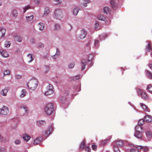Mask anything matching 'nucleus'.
I'll return each instance as SVG.
<instances>
[{
    "label": "nucleus",
    "mask_w": 152,
    "mask_h": 152,
    "mask_svg": "<svg viewBox=\"0 0 152 152\" xmlns=\"http://www.w3.org/2000/svg\"><path fill=\"white\" fill-rule=\"evenodd\" d=\"M27 93V92L25 89H23L21 91V93L20 95V97L23 98L25 97Z\"/></svg>",
    "instance_id": "23"
},
{
    "label": "nucleus",
    "mask_w": 152,
    "mask_h": 152,
    "mask_svg": "<svg viewBox=\"0 0 152 152\" xmlns=\"http://www.w3.org/2000/svg\"><path fill=\"white\" fill-rule=\"evenodd\" d=\"M37 124L39 126H41L45 124V122L44 121H37Z\"/></svg>",
    "instance_id": "29"
},
{
    "label": "nucleus",
    "mask_w": 152,
    "mask_h": 152,
    "mask_svg": "<svg viewBox=\"0 0 152 152\" xmlns=\"http://www.w3.org/2000/svg\"><path fill=\"white\" fill-rule=\"evenodd\" d=\"M151 133L149 132H147L146 133L147 136L149 138H150L151 137Z\"/></svg>",
    "instance_id": "58"
},
{
    "label": "nucleus",
    "mask_w": 152,
    "mask_h": 152,
    "mask_svg": "<svg viewBox=\"0 0 152 152\" xmlns=\"http://www.w3.org/2000/svg\"><path fill=\"white\" fill-rule=\"evenodd\" d=\"M94 56L92 54H90L88 56V61H91L93 58Z\"/></svg>",
    "instance_id": "45"
},
{
    "label": "nucleus",
    "mask_w": 152,
    "mask_h": 152,
    "mask_svg": "<svg viewBox=\"0 0 152 152\" xmlns=\"http://www.w3.org/2000/svg\"><path fill=\"white\" fill-rule=\"evenodd\" d=\"M99 45V41L97 39H95L94 43V46L95 48H97Z\"/></svg>",
    "instance_id": "41"
},
{
    "label": "nucleus",
    "mask_w": 152,
    "mask_h": 152,
    "mask_svg": "<svg viewBox=\"0 0 152 152\" xmlns=\"http://www.w3.org/2000/svg\"><path fill=\"white\" fill-rule=\"evenodd\" d=\"M86 150L88 152H91V149L89 146H87L86 148Z\"/></svg>",
    "instance_id": "59"
},
{
    "label": "nucleus",
    "mask_w": 152,
    "mask_h": 152,
    "mask_svg": "<svg viewBox=\"0 0 152 152\" xmlns=\"http://www.w3.org/2000/svg\"><path fill=\"white\" fill-rule=\"evenodd\" d=\"M123 142L121 140H118L114 143V145L118 147L122 146L124 145Z\"/></svg>",
    "instance_id": "9"
},
{
    "label": "nucleus",
    "mask_w": 152,
    "mask_h": 152,
    "mask_svg": "<svg viewBox=\"0 0 152 152\" xmlns=\"http://www.w3.org/2000/svg\"><path fill=\"white\" fill-rule=\"evenodd\" d=\"M80 77L79 76H77L76 77H75L74 79L75 80H78L80 78Z\"/></svg>",
    "instance_id": "64"
},
{
    "label": "nucleus",
    "mask_w": 152,
    "mask_h": 152,
    "mask_svg": "<svg viewBox=\"0 0 152 152\" xmlns=\"http://www.w3.org/2000/svg\"><path fill=\"white\" fill-rule=\"evenodd\" d=\"M21 76L20 75H15V77L17 79H20L21 78Z\"/></svg>",
    "instance_id": "55"
},
{
    "label": "nucleus",
    "mask_w": 152,
    "mask_h": 152,
    "mask_svg": "<svg viewBox=\"0 0 152 152\" xmlns=\"http://www.w3.org/2000/svg\"><path fill=\"white\" fill-rule=\"evenodd\" d=\"M20 141L18 140H16L15 141V143L16 145H19L20 143Z\"/></svg>",
    "instance_id": "54"
},
{
    "label": "nucleus",
    "mask_w": 152,
    "mask_h": 152,
    "mask_svg": "<svg viewBox=\"0 0 152 152\" xmlns=\"http://www.w3.org/2000/svg\"><path fill=\"white\" fill-rule=\"evenodd\" d=\"M9 90L8 88H5L4 89H2L1 91V94L4 96H5L7 95V93Z\"/></svg>",
    "instance_id": "10"
},
{
    "label": "nucleus",
    "mask_w": 152,
    "mask_h": 152,
    "mask_svg": "<svg viewBox=\"0 0 152 152\" xmlns=\"http://www.w3.org/2000/svg\"><path fill=\"white\" fill-rule=\"evenodd\" d=\"M54 110L53 105V104L49 103L47 104L45 108V112L48 115L52 114Z\"/></svg>",
    "instance_id": "2"
},
{
    "label": "nucleus",
    "mask_w": 152,
    "mask_h": 152,
    "mask_svg": "<svg viewBox=\"0 0 152 152\" xmlns=\"http://www.w3.org/2000/svg\"><path fill=\"white\" fill-rule=\"evenodd\" d=\"M11 45V43L10 41H7L4 44V47L6 48L9 47Z\"/></svg>",
    "instance_id": "33"
},
{
    "label": "nucleus",
    "mask_w": 152,
    "mask_h": 152,
    "mask_svg": "<svg viewBox=\"0 0 152 152\" xmlns=\"http://www.w3.org/2000/svg\"><path fill=\"white\" fill-rule=\"evenodd\" d=\"M37 26L39 30L42 31L44 30L45 24L43 23H39L38 24Z\"/></svg>",
    "instance_id": "18"
},
{
    "label": "nucleus",
    "mask_w": 152,
    "mask_h": 152,
    "mask_svg": "<svg viewBox=\"0 0 152 152\" xmlns=\"http://www.w3.org/2000/svg\"><path fill=\"white\" fill-rule=\"evenodd\" d=\"M146 50L147 51H150L151 50V47L149 44H148V45L146 47Z\"/></svg>",
    "instance_id": "49"
},
{
    "label": "nucleus",
    "mask_w": 152,
    "mask_h": 152,
    "mask_svg": "<svg viewBox=\"0 0 152 152\" xmlns=\"http://www.w3.org/2000/svg\"><path fill=\"white\" fill-rule=\"evenodd\" d=\"M22 137L23 140L26 142L28 141L31 138L30 135L26 133H25L23 135Z\"/></svg>",
    "instance_id": "12"
},
{
    "label": "nucleus",
    "mask_w": 152,
    "mask_h": 152,
    "mask_svg": "<svg viewBox=\"0 0 152 152\" xmlns=\"http://www.w3.org/2000/svg\"><path fill=\"white\" fill-rule=\"evenodd\" d=\"M81 70H83L85 69L86 63L85 60H82L81 61Z\"/></svg>",
    "instance_id": "20"
},
{
    "label": "nucleus",
    "mask_w": 152,
    "mask_h": 152,
    "mask_svg": "<svg viewBox=\"0 0 152 152\" xmlns=\"http://www.w3.org/2000/svg\"><path fill=\"white\" fill-rule=\"evenodd\" d=\"M31 8V7H30V6L29 5H27V6H26L25 7H23V9L24 10V11H23L24 13H25L27 10H28V9H30V8Z\"/></svg>",
    "instance_id": "38"
},
{
    "label": "nucleus",
    "mask_w": 152,
    "mask_h": 152,
    "mask_svg": "<svg viewBox=\"0 0 152 152\" xmlns=\"http://www.w3.org/2000/svg\"><path fill=\"white\" fill-rule=\"evenodd\" d=\"M56 52L55 54L54 55V57H55V56H57V57H58L60 55V51L59 49L57 48H56Z\"/></svg>",
    "instance_id": "43"
},
{
    "label": "nucleus",
    "mask_w": 152,
    "mask_h": 152,
    "mask_svg": "<svg viewBox=\"0 0 152 152\" xmlns=\"http://www.w3.org/2000/svg\"><path fill=\"white\" fill-rule=\"evenodd\" d=\"M14 39L15 40L19 42H21L22 40V38L19 35L14 36Z\"/></svg>",
    "instance_id": "17"
},
{
    "label": "nucleus",
    "mask_w": 152,
    "mask_h": 152,
    "mask_svg": "<svg viewBox=\"0 0 152 152\" xmlns=\"http://www.w3.org/2000/svg\"><path fill=\"white\" fill-rule=\"evenodd\" d=\"M98 19L99 20H102L105 22L106 20V19L105 17H104L102 15H99L97 17Z\"/></svg>",
    "instance_id": "24"
},
{
    "label": "nucleus",
    "mask_w": 152,
    "mask_h": 152,
    "mask_svg": "<svg viewBox=\"0 0 152 152\" xmlns=\"http://www.w3.org/2000/svg\"><path fill=\"white\" fill-rule=\"evenodd\" d=\"M140 106L142 108L144 111L148 112H149L150 111V110L149 108L145 104H144L142 103H141Z\"/></svg>",
    "instance_id": "16"
},
{
    "label": "nucleus",
    "mask_w": 152,
    "mask_h": 152,
    "mask_svg": "<svg viewBox=\"0 0 152 152\" xmlns=\"http://www.w3.org/2000/svg\"><path fill=\"white\" fill-rule=\"evenodd\" d=\"M79 10V9L78 7H75L73 10V13L74 15H77Z\"/></svg>",
    "instance_id": "25"
},
{
    "label": "nucleus",
    "mask_w": 152,
    "mask_h": 152,
    "mask_svg": "<svg viewBox=\"0 0 152 152\" xmlns=\"http://www.w3.org/2000/svg\"><path fill=\"white\" fill-rule=\"evenodd\" d=\"M53 93V86L51 84H49L47 87L45 94L46 96L50 95Z\"/></svg>",
    "instance_id": "4"
},
{
    "label": "nucleus",
    "mask_w": 152,
    "mask_h": 152,
    "mask_svg": "<svg viewBox=\"0 0 152 152\" xmlns=\"http://www.w3.org/2000/svg\"><path fill=\"white\" fill-rule=\"evenodd\" d=\"M45 70L44 73H47L50 70V67L49 66H45Z\"/></svg>",
    "instance_id": "47"
},
{
    "label": "nucleus",
    "mask_w": 152,
    "mask_h": 152,
    "mask_svg": "<svg viewBox=\"0 0 152 152\" xmlns=\"http://www.w3.org/2000/svg\"><path fill=\"white\" fill-rule=\"evenodd\" d=\"M75 63H69L68 65V67L69 69L73 68L75 66Z\"/></svg>",
    "instance_id": "36"
},
{
    "label": "nucleus",
    "mask_w": 152,
    "mask_h": 152,
    "mask_svg": "<svg viewBox=\"0 0 152 152\" xmlns=\"http://www.w3.org/2000/svg\"><path fill=\"white\" fill-rule=\"evenodd\" d=\"M136 132L134 134V136L138 139L142 137L141 132L142 131V127L140 126H136L135 127Z\"/></svg>",
    "instance_id": "3"
},
{
    "label": "nucleus",
    "mask_w": 152,
    "mask_h": 152,
    "mask_svg": "<svg viewBox=\"0 0 152 152\" xmlns=\"http://www.w3.org/2000/svg\"><path fill=\"white\" fill-rule=\"evenodd\" d=\"M0 140L1 142H5L7 141L6 138L0 135Z\"/></svg>",
    "instance_id": "32"
},
{
    "label": "nucleus",
    "mask_w": 152,
    "mask_h": 152,
    "mask_svg": "<svg viewBox=\"0 0 152 152\" xmlns=\"http://www.w3.org/2000/svg\"><path fill=\"white\" fill-rule=\"evenodd\" d=\"M85 142L83 141L82 142L80 145V148L83 149L84 148Z\"/></svg>",
    "instance_id": "48"
},
{
    "label": "nucleus",
    "mask_w": 152,
    "mask_h": 152,
    "mask_svg": "<svg viewBox=\"0 0 152 152\" xmlns=\"http://www.w3.org/2000/svg\"><path fill=\"white\" fill-rule=\"evenodd\" d=\"M34 18V16L32 15L29 16H26V19L27 22H29L32 20Z\"/></svg>",
    "instance_id": "26"
},
{
    "label": "nucleus",
    "mask_w": 152,
    "mask_h": 152,
    "mask_svg": "<svg viewBox=\"0 0 152 152\" xmlns=\"http://www.w3.org/2000/svg\"><path fill=\"white\" fill-rule=\"evenodd\" d=\"M38 82L35 79L30 80L27 83V86L28 88L31 90H35L38 86Z\"/></svg>",
    "instance_id": "1"
},
{
    "label": "nucleus",
    "mask_w": 152,
    "mask_h": 152,
    "mask_svg": "<svg viewBox=\"0 0 152 152\" xmlns=\"http://www.w3.org/2000/svg\"><path fill=\"white\" fill-rule=\"evenodd\" d=\"M60 25L58 24H56L54 25V29L55 30H58L60 28Z\"/></svg>",
    "instance_id": "39"
},
{
    "label": "nucleus",
    "mask_w": 152,
    "mask_h": 152,
    "mask_svg": "<svg viewBox=\"0 0 152 152\" xmlns=\"http://www.w3.org/2000/svg\"><path fill=\"white\" fill-rule=\"evenodd\" d=\"M27 56L28 63L31 62L34 60V57L32 54H28L27 55Z\"/></svg>",
    "instance_id": "14"
},
{
    "label": "nucleus",
    "mask_w": 152,
    "mask_h": 152,
    "mask_svg": "<svg viewBox=\"0 0 152 152\" xmlns=\"http://www.w3.org/2000/svg\"><path fill=\"white\" fill-rule=\"evenodd\" d=\"M108 142V140H105L102 141L101 142V144L102 145H104V144L107 143Z\"/></svg>",
    "instance_id": "57"
},
{
    "label": "nucleus",
    "mask_w": 152,
    "mask_h": 152,
    "mask_svg": "<svg viewBox=\"0 0 152 152\" xmlns=\"http://www.w3.org/2000/svg\"><path fill=\"white\" fill-rule=\"evenodd\" d=\"M113 149L115 152H121L118 147L114 145Z\"/></svg>",
    "instance_id": "42"
},
{
    "label": "nucleus",
    "mask_w": 152,
    "mask_h": 152,
    "mask_svg": "<svg viewBox=\"0 0 152 152\" xmlns=\"http://www.w3.org/2000/svg\"><path fill=\"white\" fill-rule=\"evenodd\" d=\"M12 13L14 17H17V16L18 13L16 10L15 9L13 10L12 12Z\"/></svg>",
    "instance_id": "31"
},
{
    "label": "nucleus",
    "mask_w": 152,
    "mask_h": 152,
    "mask_svg": "<svg viewBox=\"0 0 152 152\" xmlns=\"http://www.w3.org/2000/svg\"><path fill=\"white\" fill-rule=\"evenodd\" d=\"M92 148L94 150L96 151V150L97 146L96 145H92Z\"/></svg>",
    "instance_id": "61"
},
{
    "label": "nucleus",
    "mask_w": 152,
    "mask_h": 152,
    "mask_svg": "<svg viewBox=\"0 0 152 152\" xmlns=\"http://www.w3.org/2000/svg\"><path fill=\"white\" fill-rule=\"evenodd\" d=\"M55 15L56 19L60 20L63 17L62 12V11L59 9L56 10L55 12Z\"/></svg>",
    "instance_id": "6"
},
{
    "label": "nucleus",
    "mask_w": 152,
    "mask_h": 152,
    "mask_svg": "<svg viewBox=\"0 0 152 152\" xmlns=\"http://www.w3.org/2000/svg\"><path fill=\"white\" fill-rule=\"evenodd\" d=\"M10 74V71L8 70H5L4 72V75H7Z\"/></svg>",
    "instance_id": "46"
},
{
    "label": "nucleus",
    "mask_w": 152,
    "mask_h": 152,
    "mask_svg": "<svg viewBox=\"0 0 152 152\" xmlns=\"http://www.w3.org/2000/svg\"><path fill=\"white\" fill-rule=\"evenodd\" d=\"M54 56V55L52 56V58L54 59H56L58 58V57H57L56 56H55V57Z\"/></svg>",
    "instance_id": "62"
},
{
    "label": "nucleus",
    "mask_w": 152,
    "mask_h": 152,
    "mask_svg": "<svg viewBox=\"0 0 152 152\" xmlns=\"http://www.w3.org/2000/svg\"><path fill=\"white\" fill-rule=\"evenodd\" d=\"M99 26V22L97 21H95V24H94V26L95 28H98Z\"/></svg>",
    "instance_id": "52"
},
{
    "label": "nucleus",
    "mask_w": 152,
    "mask_h": 152,
    "mask_svg": "<svg viewBox=\"0 0 152 152\" xmlns=\"http://www.w3.org/2000/svg\"><path fill=\"white\" fill-rule=\"evenodd\" d=\"M34 3L36 4H39L40 2V0H34Z\"/></svg>",
    "instance_id": "60"
},
{
    "label": "nucleus",
    "mask_w": 152,
    "mask_h": 152,
    "mask_svg": "<svg viewBox=\"0 0 152 152\" xmlns=\"http://www.w3.org/2000/svg\"><path fill=\"white\" fill-rule=\"evenodd\" d=\"M0 53L1 55L3 57L7 58L9 56L8 53L6 50H3L1 51V50H0Z\"/></svg>",
    "instance_id": "11"
},
{
    "label": "nucleus",
    "mask_w": 152,
    "mask_h": 152,
    "mask_svg": "<svg viewBox=\"0 0 152 152\" xmlns=\"http://www.w3.org/2000/svg\"><path fill=\"white\" fill-rule=\"evenodd\" d=\"M110 10L108 7H105L104 8V12L106 14H107L109 13L110 12Z\"/></svg>",
    "instance_id": "28"
},
{
    "label": "nucleus",
    "mask_w": 152,
    "mask_h": 152,
    "mask_svg": "<svg viewBox=\"0 0 152 152\" xmlns=\"http://www.w3.org/2000/svg\"><path fill=\"white\" fill-rule=\"evenodd\" d=\"M137 149H135L134 148L130 150V152H138L139 151L137 148H136Z\"/></svg>",
    "instance_id": "53"
},
{
    "label": "nucleus",
    "mask_w": 152,
    "mask_h": 152,
    "mask_svg": "<svg viewBox=\"0 0 152 152\" xmlns=\"http://www.w3.org/2000/svg\"><path fill=\"white\" fill-rule=\"evenodd\" d=\"M20 108L22 110V111L24 112L23 115H26L28 113V108L25 105H21L20 107Z\"/></svg>",
    "instance_id": "8"
},
{
    "label": "nucleus",
    "mask_w": 152,
    "mask_h": 152,
    "mask_svg": "<svg viewBox=\"0 0 152 152\" xmlns=\"http://www.w3.org/2000/svg\"><path fill=\"white\" fill-rule=\"evenodd\" d=\"M136 148L138 149H143L145 152H146L148 149L147 147L142 146L141 145H137L136 146Z\"/></svg>",
    "instance_id": "19"
},
{
    "label": "nucleus",
    "mask_w": 152,
    "mask_h": 152,
    "mask_svg": "<svg viewBox=\"0 0 152 152\" xmlns=\"http://www.w3.org/2000/svg\"><path fill=\"white\" fill-rule=\"evenodd\" d=\"M140 96H141V98L144 99H147L148 97L146 93L145 92L142 93Z\"/></svg>",
    "instance_id": "30"
},
{
    "label": "nucleus",
    "mask_w": 152,
    "mask_h": 152,
    "mask_svg": "<svg viewBox=\"0 0 152 152\" xmlns=\"http://www.w3.org/2000/svg\"><path fill=\"white\" fill-rule=\"evenodd\" d=\"M0 31L2 34L1 36V37H4L5 35V33L6 31L5 29L4 28H2L0 29Z\"/></svg>",
    "instance_id": "34"
},
{
    "label": "nucleus",
    "mask_w": 152,
    "mask_h": 152,
    "mask_svg": "<svg viewBox=\"0 0 152 152\" xmlns=\"http://www.w3.org/2000/svg\"><path fill=\"white\" fill-rule=\"evenodd\" d=\"M9 113L8 107L5 106H3L0 109V114L2 115H6Z\"/></svg>",
    "instance_id": "5"
},
{
    "label": "nucleus",
    "mask_w": 152,
    "mask_h": 152,
    "mask_svg": "<svg viewBox=\"0 0 152 152\" xmlns=\"http://www.w3.org/2000/svg\"><path fill=\"white\" fill-rule=\"evenodd\" d=\"M147 76L150 78H152V74L149 72H147Z\"/></svg>",
    "instance_id": "56"
},
{
    "label": "nucleus",
    "mask_w": 152,
    "mask_h": 152,
    "mask_svg": "<svg viewBox=\"0 0 152 152\" xmlns=\"http://www.w3.org/2000/svg\"><path fill=\"white\" fill-rule=\"evenodd\" d=\"M44 47V44L40 42L38 44V48H42Z\"/></svg>",
    "instance_id": "44"
},
{
    "label": "nucleus",
    "mask_w": 152,
    "mask_h": 152,
    "mask_svg": "<svg viewBox=\"0 0 152 152\" xmlns=\"http://www.w3.org/2000/svg\"><path fill=\"white\" fill-rule=\"evenodd\" d=\"M30 42L32 44H34L35 43V40L34 38H31L30 40Z\"/></svg>",
    "instance_id": "50"
},
{
    "label": "nucleus",
    "mask_w": 152,
    "mask_h": 152,
    "mask_svg": "<svg viewBox=\"0 0 152 152\" xmlns=\"http://www.w3.org/2000/svg\"><path fill=\"white\" fill-rule=\"evenodd\" d=\"M143 92L142 91V90L138 88L137 89V93L139 95H140L142 94V93Z\"/></svg>",
    "instance_id": "51"
},
{
    "label": "nucleus",
    "mask_w": 152,
    "mask_h": 152,
    "mask_svg": "<svg viewBox=\"0 0 152 152\" xmlns=\"http://www.w3.org/2000/svg\"><path fill=\"white\" fill-rule=\"evenodd\" d=\"M42 138L41 137H39L36 138L34 141V144L37 145L42 140Z\"/></svg>",
    "instance_id": "13"
},
{
    "label": "nucleus",
    "mask_w": 152,
    "mask_h": 152,
    "mask_svg": "<svg viewBox=\"0 0 152 152\" xmlns=\"http://www.w3.org/2000/svg\"><path fill=\"white\" fill-rule=\"evenodd\" d=\"M110 4L113 9H115L116 8L115 4V1L113 0H112L110 1Z\"/></svg>",
    "instance_id": "37"
},
{
    "label": "nucleus",
    "mask_w": 152,
    "mask_h": 152,
    "mask_svg": "<svg viewBox=\"0 0 152 152\" xmlns=\"http://www.w3.org/2000/svg\"><path fill=\"white\" fill-rule=\"evenodd\" d=\"M52 130V128L51 127H50L49 128V129L48 130H46L45 132V134L46 136L48 135V134H50Z\"/></svg>",
    "instance_id": "27"
},
{
    "label": "nucleus",
    "mask_w": 152,
    "mask_h": 152,
    "mask_svg": "<svg viewBox=\"0 0 152 152\" xmlns=\"http://www.w3.org/2000/svg\"><path fill=\"white\" fill-rule=\"evenodd\" d=\"M87 32L84 29L81 30L78 36V37L81 39L84 38L86 36Z\"/></svg>",
    "instance_id": "7"
},
{
    "label": "nucleus",
    "mask_w": 152,
    "mask_h": 152,
    "mask_svg": "<svg viewBox=\"0 0 152 152\" xmlns=\"http://www.w3.org/2000/svg\"><path fill=\"white\" fill-rule=\"evenodd\" d=\"M90 2L89 0H83L81 4L82 6L84 7H87V4Z\"/></svg>",
    "instance_id": "21"
},
{
    "label": "nucleus",
    "mask_w": 152,
    "mask_h": 152,
    "mask_svg": "<svg viewBox=\"0 0 152 152\" xmlns=\"http://www.w3.org/2000/svg\"><path fill=\"white\" fill-rule=\"evenodd\" d=\"M144 123V120L143 119L140 120L138 122V124L139 125H143Z\"/></svg>",
    "instance_id": "40"
},
{
    "label": "nucleus",
    "mask_w": 152,
    "mask_h": 152,
    "mask_svg": "<svg viewBox=\"0 0 152 152\" xmlns=\"http://www.w3.org/2000/svg\"><path fill=\"white\" fill-rule=\"evenodd\" d=\"M50 12V10L48 8L46 7L45 8L44 13L43 15V17L47 16Z\"/></svg>",
    "instance_id": "22"
},
{
    "label": "nucleus",
    "mask_w": 152,
    "mask_h": 152,
    "mask_svg": "<svg viewBox=\"0 0 152 152\" xmlns=\"http://www.w3.org/2000/svg\"><path fill=\"white\" fill-rule=\"evenodd\" d=\"M147 89L150 93L152 94V86L151 85H148L147 87Z\"/></svg>",
    "instance_id": "35"
},
{
    "label": "nucleus",
    "mask_w": 152,
    "mask_h": 152,
    "mask_svg": "<svg viewBox=\"0 0 152 152\" xmlns=\"http://www.w3.org/2000/svg\"><path fill=\"white\" fill-rule=\"evenodd\" d=\"M144 120L147 123H150L152 121V118L149 115H146L145 116Z\"/></svg>",
    "instance_id": "15"
},
{
    "label": "nucleus",
    "mask_w": 152,
    "mask_h": 152,
    "mask_svg": "<svg viewBox=\"0 0 152 152\" xmlns=\"http://www.w3.org/2000/svg\"><path fill=\"white\" fill-rule=\"evenodd\" d=\"M91 43V42H88L86 45V47H88L90 45Z\"/></svg>",
    "instance_id": "63"
}]
</instances>
